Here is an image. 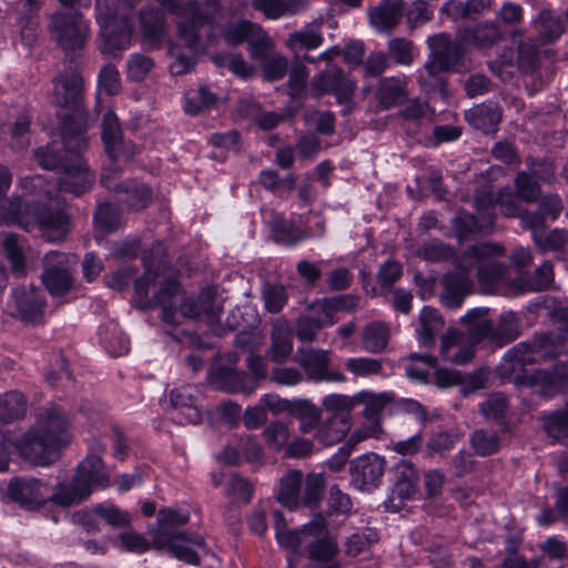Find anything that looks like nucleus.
<instances>
[{
  "label": "nucleus",
  "instance_id": "nucleus-11",
  "mask_svg": "<svg viewBox=\"0 0 568 568\" xmlns=\"http://www.w3.org/2000/svg\"><path fill=\"white\" fill-rule=\"evenodd\" d=\"M427 44L430 50V54L424 65L428 78L434 79V83H442L438 74L447 71L457 64L463 58L465 50L464 47L467 44L463 43L457 36V40L453 41L447 34L439 33L429 37Z\"/></svg>",
  "mask_w": 568,
  "mask_h": 568
},
{
  "label": "nucleus",
  "instance_id": "nucleus-14",
  "mask_svg": "<svg viewBox=\"0 0 568 568\" xmlns=\"http://www.w3.org/2000/svg\"><path fill=\"white\" fill-rule=\"evenodd\" d=\"M42 283L52 296H63L73 285L69 271V257L60 252L51 251L43 258Z\"/></svg>",
  "mask_w": 568,
  "mask_h": 568
},
{
  "label": "nucleus",
  "instance_id": "nucleus-43",
  "mask_svg": "<svg viewBox=\"0 0 568 568\" xmlns=\"http://www.w3.org/2000/svg\"><path fill=\"white\" fill-rule=\"evenodd\" d=\"M100 339L103 347L113 356L125 355L130 349L128 337L114 322H109L101 327Z\"/></svg>",
  "mask_w": 568,
  "mask_h": 568
},
{
  "label": "nucleus",
  "instance_id": "nucleus-24",
  "mask_svg": "<svg viewBox=\"0 0 568 568\" xmlns=\"http://www.w3.org/2000/svg\"><path fill=\"white\" fill-rule=\"evenodd\" d=\"M82 78L71 64L53 80V97L61 106H77L82 92Z\"/></svg>",
  "mask_w": 568,
  "mask_h": 568
},
{
  "label": "nucleus",
  "instance_id": "nucleus-42",
  "mask_svg": "<svg viewBox=\"0 0 568 568\" xmlns=\"http://www.w3.org/2000/svg\"><path fill=\"white\" fill-rule=\"evenodd\" d=\"M215 40H217V36L215 34ZM214 41L211 47L215 43ZM183 44L189 49L190 53H185L182 47L179 43H170L169 45V55H170V64L169 70L172 75H183L191 72L195 65L194 55L199 53L205 52L210 45L203 51H194L190 47H187L184 42Z\"/></svg>",
  "mask_w": 568,
  "mask_h": 568
},
{
  "label": "nucleus",
  "instance_id": "nucleus-28",
  "mask_svg": "<svg viewBox=\"0 0 568 568\" xmlns=\"http://www.w3.org/2000/svg\"><path fill=\"white\" fill-rule=\"evenodd\" d=\"M408 79L402 77H388L378 81L376 98L383 110L392 109L408 98Z\"/></svg>",
  "mask_w": 568,
  "mask_h": 568
},
{
  "label": "nucleus",
  "instance_id": "nucleus-7",
  "mask_svg": "<svg viewBox=\"0 0 568 568\" xmlns=\"http://www.w3.org/2000/svg\"><path fill=\"white\" fill-rule=\"evenodd\" d=\"M7 206L0 213L4 223L18 224L27 231L38 227L49 242L62 241L68 233V215L63 210L51 211L40 207V203H22L20 197L6 201Z\"/></svg>",
  "mask_w": 568,
  "mask_h": 568
},
{
  "label": "nucleus",
  "instance_id": "nucleus-26",
  "mask_svg": "<svg viewBox=\"0 0 568 568\" xmlns=\"http://www.w3.org/2000/svg\"><path fill=\"white\" fill-rule=\"evenodd\" d=\"M201 392L194 385H184L171 392V405L182 416L180 423L197 424L202 413L197 406Z\"/></svg>",
  "mask_w": 568,
  "mask_h": 568
},
{
  "label": "nucleus",
  "instance_id": "nucleus-61",
  "mask_svg": "<svg viewBox=\"0 0 568 568\" xmlns=\"http://www.w3.org/2000/svg\"><path fill=\"white\" fill-rule=\"evenodd\" d=\"M412 364L406 368V376L419 383H425L429 371L436 366V358L430 355L412 354Z\"/></svg>",
  "mask_w": 568,
  "mask_h": 568
},
{
  "label": "nucleus",
  "instance_id": "nucleus-36",
  "mask_svg": "<svg viewBox=\"0 0 568 568\" xmlns=\"http://www.w3.org/2000/svg\"><path fill=\"white\" fill-rule=\"evenodd\" d=\"M91 491L88 485L78 480L74 475L72 480L63 481L57 485L54 493L49 497L54 504L69 507L75 504H80L91 496Z\"/></svg>",
  "mask_w": 568,
  "mask_h": 568
},
{
  "label": "nucleus",
  "instance_id": "nucleus-25",
  "mask_svg": "<svg viewBox=\"0 0 568 568\" xmlns=\"http://www.w3.org/2000/svg\"><path fill=\"white\" fill-rule=\"evenodd\" d=\"M505 38L500 24L495 21H485L473 28L459 31V39L467 47L490 49Z\"/></svg>",
  "mask_w": 568,
  "mask_h": 568
},
{
  "label": "nucleus",
  "instance_id": "nucleus-52",
  "mask_svg": "<svg viewBox=\"0 0 568 568\" xmlns=\"http://www.w3.org/2000/svg\"><path fill=\"white\" fill-rule=\"evenodd\" d=\"M325 531L316 538H308V556L316 561L332 560L338 550L337 541L328 536H324Z\"/></svg>",
  "mask_w": 568,
  "mask_h": 568
},
{
  "label": "nucleus",
  "instance_id": "nucleus-6",
  "mask_svg": "<svg viewBox=\"0 0 568 568\" xmlns=\"http://www.w3.org/2000/svg\"><path fill=\"white\" fill-rule=\"evenodd\" d=\"M175 18L176 34L194 51L215 41V17L199 0H155Z\"/></svg>",
  "mask_w": 568,
  "mask_h": 568
},
{
  "label": "nucleus",
  "instance_id": "nucleus-41",
  "mask_svg": "<svg viewBox=\"0 0 568 568\" xmlns=\"http://www.w3.org/2000/svg\"><path fill=\"white\" fill-rule=\"evenodd\" d=\"M252 2L255 9L262 11L270 19L292 16L306 7L305 0H252Z\"/></svg>",
  "mask_w": 568,
  "mask_h": 568
},
{
  "label": "nucleus",
  "instance_id": "nucleus-40",
  "mask_svg": "<svg viewBox=\"0 0 568 568\" xmlns=\"http://www.w3.org/2000/svg\"><path fill=\"white\" fill-rule=\"evenodd\" d=\"M288 416L300 422L302 434H310L321 422V409L308 399H293Z\"/></svg>",
  "mask_w": 568,
  "mask_h": 568
},
{
  "label": "nucleus",
  "instance_id": "nucleus-60",
  "mask_svg": "<svg viewBox=\"0 0 568 568\" xmlns=\"http://www.w3.org/2000/svg\"><path fill=\"white\" fill-rule=\"evenodd\" d=\"M345 368L355 377H371L382 373L383 364L372 357H352L345 362Z\"/></svg>",
  "mask_w": 568,
  "mask_h": 568
},
{
  "label": "nucleus",
  "instance_id": "nucleus-30",
  "mask_svg": "<svg viewBox=\"0 0 568 568\" xmlns=\"http://www.w3.org/2000/svg\"><path fill=\"white\" fill-rule=\"evenodd\" d=\"M404 3L402 0H387L372 8L368 12L369 23L378 32H390L400 21Z\"/></svg>",
  "mask_w": 568,
  "mask_h": 568
},
{
  "label": "nucleus",
  "instance_id": "nucleus-31",
  "mask_svg": "<svg viewBox=\"0 0 568 568\" xmlns=\"http://www.w3.org/2000/svg\"><path fill=\"white\" fill-rule=\"evenodd\" d=\"M75 476L78 480L88 485L91 493L105 488L110 480L109 471L98 455H89L82 460L77 468Z\"/></svg>",
  "mask_w": 568,
  "mask_h": 568
},
{
  "label": "nucleus",
  "instance_id": "nucleus-51",
  "mask_svg": "<svg viewBox=\"0 0 568 568\" xmlns=\"http://www.w3.org/2000/svg\"><path fill=\"white\" fill-rule=\"evenodd\" d=\"M217 101V95L206 85H201L196 90L190 91L185 97L184 111L187 114L195 115L203 109L213 106Z\"/></svg>",
  "mask_w": 568,
  "mask_h": 568
},
{
  "label": "nucleus",
  "instance_id": "nucleus-20",
  "mask_svg": "<svg viewBox=\"0 0 568 568\" xmlns=\"http://www.w3.org/2000/svg\"><path fill=\"white\" fill-rule=\"evenodd\" d=\"M8 496L27 508L42 506L48 498V487L39 479L17 478L8 485Z\"/></svg>",
  "mask_w": 568,
  "mask_h": 568
},
{
  "label": "nucleus",
  "instance_id": "nucleus-15",
  "mask_svg": "<svg viewBox=\"0 0 568 568\" xmlns=\"http://www.w3.org/2000/svg\"><path fill=\"white\" fill-rule=\"evenodd\" d=\"M295 362L304 369L310 379L314 382L346 381L345 375L331 367L329 352L325 349H298Z\"/></svg>",
  "mask_w": 568,
  "mask_h": 568
},
{
  "label": "nucleus",
  "instance_id": "nucleus-46",
  "mask_svg": "<svg viewBox=\"0 0 568 568\" xmlns=\"http://www.w3.org/2000/svg\"><path fill=\"white\" fill-rule=\"evenodd\" d=\"M420 328L418 338L424 346H432L435 343V335L443 327L439 312L430 306H425L419 314Z\"/></svg>",
  "mask_w": 568,
  "mask_h": 568
},
{
  "label": "nucleus",
  "instance_id": "nucleus-48",
  "mask_svg": "<svg viewBox=\"0 0 568 568\" xmlns=\"http://www.w3.org/2000/svg\"><path fill=\"white\" fill-rule=\"evenodd\" d=\"M469 444L478 456L485 457L498 452L500 437L496 430L479 428L470 435Z\"/></svg>",
  "mask_w": 568,
  "mask_h": 568
},
{
  "label": "nucleus",
  "instance_id": "nucleus-27",
  "mask_svg": "<svg viewBox=\"0 0 568 568\" xmlns=\"http://www.w3.org/2000/svg\"><path fill=\"white\" fill-rule=\"evenodd\" d=\"M169 552L179 560L191 565L200 561L199 551L204 548V540L197 534L180 532L168 539L165 547Z\"/></svg>",
  "mask_w": 568,
  "mask_h": 568
},
{
  "label": "nucleus",
  "instance_id": "nucleus-57",
  "mask_svg": "<svg viewBox=\"0 0 568 568\" xmlns=\"http://www.w3.org/2000/svg\"><path fill=\"white\" fill-rule=\"evenodd\" d=\"M322 407L331 416H347L356 406V395L329 394L323 397Z\"/></svg>",
  "mask_w": 568,
  "mask_h": 568
},
{
  "label": "nucleus",
  "instance_id": "nucleus-58",
  "mask_svg": "<svg viewBox=\"0 0 568 568\" xmlns=\"http://www.w3.org/2000/svg\"><path fill=\"white\" fill-rule=\"evenodd\" d=\"M388 55L397 64L408 67L414 62V43L406 38H392L387 43Z\"/></svg>",
  "mask_w": 568,
  "mask_h": 568
},
{
  "label": "nucleus",
  "instance_id": "nucleus-23",
  "mask_svg": "<svg viewBox=\"0 0 568 568\" xmlns=\"http://www.w3.org/2000/svg\"><path fill=\"white\" fill-rule=\"evenodd\" d=\"M190 520L185 511L173 508H161L158 513L156 526L150 529L153 536V546L158 549H164L168 539L178 535L176 528L184 526Z\"/></svg>",
  "mask_w": 568,
  "mask_h": 568
},
{
  "label": "nucleus",
  "instance_id": "nucleus-63",
  "mask_svg": "<svg viewBox=\"0 0 568 568\" xmlns=\"http://www.w3.org/2000/svg\"><path fill=\"white\" fill-rule=\"evenodd\" d=\"M226 494L232 503H250L253 494L252 484L239 475H232L226 483Z\"/></svg>",
  "mask_w": 568,
  "mask_h": 568
},
{
  "label": "nucleus",
  "instance_id": "nucleus-19",
  "mask_svg": "<svg viewBox=\"0 0 568 568\" xmlns=\"http://www.w3.org/2000/svg\"><path fill=\"white\" fill-rule=\"evenodd\" d=\"M494 197L491 194L483 195L476 199V209L481 217V222L470 213L460 212L452 223L453 231L459 241L468 235L483 232L485 227H490L494 223V213L490 212Z\"/></svg>",
  "mask_w": 568,
  "mask_h": 568
},
{
  "label": "nucleus",
  "instance_id": "nucleus-33",
  "mask_svg": "<svg viewBox=\"0 0 568 568\" xmlns=\"http://www.w3.org/2000/svg\"><path fill=\"white\" fill-rule=\"evenodd\" d=\"M210 379L216 388L229 393L250 395L256 387L255 385H248L250 379L246 374L227 367H221L211 372Z\"/></svg>",
  "mask_w": 568,
  "mask_h": 568
},
{
  "label": "nucleus",
  "instance_id": "nucleus-35",
  "mask_svg": "<svg viewBox=\"0 0 568 568\" xmlns=\"http://www.w3.org/2000/svg\"><path fill=\"white\" fill-rule=\"evenodd\" d=\"M315 438L324 446L342 442L351 429L347 416H329L316 426Z\"/></svg>",
  "mask_w": 568,
  "mask_h": 568
},
{
  "label": "nucleus",
  "instance_id": "nucleus-50",
  "mask_svg": "<svg viewBox=\"0 0 568 568\" xmlns=\"http://www.w3.org/2000/svg\"><path fill=\"white\" fill-rule=\"evenodd\" d=\"M27 402L22 394L8 392L0 396V419L11 423L26 414Z\"/></svg>",
  "mask_w": 568,
  "mask_h": 568
},
{
  "label": "nucleus",
  "instance_id": "nucleus-34",
  "mask_svg": "<svg viewBox=\"0 0 568 568\" xmlns=\"http://www.w3.org/2000/svg\"><path fill=\"white\" fill-rule=\"evenodd\" d=\"M304 475L298 469L287 470L280 479V488L276 498L280 504L288 509H297L301 506V490Z\"/></svg>",
  "mask_w": 568,
  "mask_h": 568
},
{
  "label": "nucleus",
  "instance_id": "nucleus-37",
  "mask_svg": "<svg viewBox=\"0 0 568 568\" xmlns=\"http://www.w3.org/2000/svg\"><path fill=\"white\" fill-rule=\"evenodd\" d=\"M465 118L475 129L488 133L495 131L501 113L496 104L483 103L466 111Z\"/></svg>",
  "mask_w": 568,
  "mask_h": 568
},
{
  "label": "nucleus",
  "instance_id": "nucleus-21",
  "mask_svg": "<svg viewBox=\"0 0 568 568\" xmlns=\"http://www.w3.org/2000/svg\"><path fill=\"white\" fill-rule=\"evenodd\" d=\"M16 316L26 323H38L44 313V297L33 286H22L12 292Z\"/></svg>",
  "mask_w": 568,
  "mask_h": 568
},
{
  "label": "nucleus",
  "instance_id": "nucleus-17",
  "mask_svg": "<svg viewBox=\"0 0 568 568\" xmlns=\"http://www.w3.org/2000/svg\"><path fill=\"white\" fill-rule=\"evenodd\" d=\"M223 38L231 45L246 41L250 44L252 58L264 57L271 44V39L263 29L247 20L227 24L223 31Z\"/></svg>",
  "mask_w": 568,
  "mask_h": 568
},
{
  "label": "nucleus",
  "instance_id": "nucleus-39",
  "mask_svg": "<svg viewBox=\"0 0 568 568\" xmlns=\"http://www.w3.org/2000/svg\"><path fill=\"white\" fill-rule=\"evenodd\" d=\"M0 240L6 255L11 263V270L14 275L22 276L26 273V248L24 239L12 233L0 235Z\"/></svg>",
  "mask_w": 568,
  "mask_h": 568
},
{
  "label": "nucleus",
  "instance_id": "nucleus-47",
  "mask_svg": "<svg viewBox=\"0 0 568 568\" xmlns=\"http://www.w3.org/2000/svg\"><path fill=\"white\" fill-rule=\"evenodd\" d=\"M378 541V534L372 528H364L348 536L344 541V552L346 556L355 558L367 552L372 545Z\"/></svg>",
  "mask_w": 568,
  "mask_h": 568
},
{
  "label": "nucleus",
  "instance_id": "nucleus-29",
  "mask_svg": "<svg viewBox=\"0 0 568 568\" xmlns=\"http://www.w3.org/2000/svg\"><path fill=\"white\" fill-rule=\"evenodd\" d=\"M293 353V335L287 322L276 320L272 325L271 345L266 356L275 363H285Z\"/></svg>",
  "mask_w": 568,
  "mask_h": 568
},
{
  "label": "nucleus",
  "instance_id": "nucleus-13",
  "mask_svg": "<svg viewBox=\"0 0 568 568\" xmlns=\"http://www.w3.org/2000/svg\"><path fill=\"white\" fill-rule=\"evenodd\" d=\"M392 397L386 393L375 394L371 392H361L356 394V406L364 405L363 416L369 420L368 425H363L354 430L349 437L348 444L355 446L359 442L369 437H379L382 425L378 416Z\"/></svg>",
  "mask_w": 568,
  "mask_h": 568
},
{
  "label": "nucleus",
  "instance_id": "nucleus-18",
  "mask_svg": "<svg viewBox=\"0 0 568 568\" xmlns=\"http://www.w3.org/2000/svg\"><path fill=\"white\" fill-rule=\"evenodd\" d=\"M384 457L368 453L351 462V477L353 485L359 490L376 488L385 470Z\"/></svg>",
  "mask_w": 568,
  "mask_h": 568
},
{
  "label": "nucleus",
  "instance_id": "nucleus-4",
  "mask_svg": "<svg viewBox=\"0 0 568 568\" xmlns=\"http://www.w3.org/2000/svg\"><path fill=\"white\" fill-rule=\"evenodd\" d=\"M62 140L64 145L63 155L59 153L54 144H49L36 151V159L47 170L61 168L62 175L58 182L59 190L80 195L87 192L94 181V175L89 171L81 156L89 141L82 128L74 130L68 123L64 124L62 130Z\"/></svg>",
  "mask_w": 568,
  "mask_h": 568
},
{
  "label": "nucleus",
  "instance_id": "nucleus-53",
  "mask_svg": "<svg viewBox=\"0 0 568 568\" xmlns=\"http://www.w3.org/2000/svg\"><path fill=\"white\" fill-rule=\"evenodd\" d=\"M271 49L272 43L266 49L264 57L255 59L262 60V71L265 80L277 81L286 74L288 61L285 57L281 54L271 53Z\"/></svg>",
  "mask_w": 568,
  "mask_h": 568
},
{
  "label": "nucleus",
  "instance_id": "nucleus-64",
  "mask_svg": "<svg viewBox=\"0 0 568 568\" xmlns=\"http://www.w3.org/2000/svg\"><path fill=\"white\" fill-rule=\"evenodd\" d=\"M544 427L549 436L560 440L568 437V406L560 412L547 416Z\"/></svg>",
  "mask_w": 568,
  "mask_h": 568
},
{
  "label": "nucleus",
  "instance_id": "nucleus-3",
  "mask_svg": "<svg viewBox=\"0 0 568 568\" xmlns=\"http://www.w3.org/2000/svg\"><path fill=\"white\" fill-rule=\"evenodd\" d=\"M102 140L109 162L104 164L101 183L109 190L124 195V201L133 210L148 206L152 192L150 187L138 181L118 182L122 170L121 162L130 161L135 154V146L131 142H124L122 131L114 112L108 111L102 122Z\"/></svg>",
  "mask_w": 568,
  "mask_h": 568
},
{
  "label": "nucleus",
  "instance_id": "nucleus-1",
  "mask_svg": "<svg viewBox=\"0 0 568 568\" xmlns=\"http://www.w3.org/2000/svg\"><path fill=\"white\" fill-rule=\"evenodd\" d=\"M159 287L155 291V303L162 308V321L168 324H178V313L184 317H192L204 322L214 333L220 334L217 326L222 306L212 290L203 291L197 301L183 300L178 280L164 272L153 270L146 264L145 273L134 283L139 297L149 294L150 286Z\"/></svg>",
  "mask_w": 568,
  "mask_h": 568
},
{
  "label": "nucleus",
  "instance_id": "nucleus-54",
  "mask_svg": "<svg viewBox=\"0 0 568 568\" xmlns=\"http://www.w3.org/2000/svg\"><path fill=\"white\" fill-rule=\"evenodd\" d=\"M262 436L270 449L280 452L285 448L290 440L291 432L287 424L281 420H274L266 425Z\"/></svg>",
  "mask_w": 568,
  "mask_h": 568
},
{
  "label": "nucleus",
  "instance_id": "nucleus-12",
  "mask_svg": "<svg viewBox=\"0 0 568 568\" xmlns=\"http://www.w3.org/2000/svg\"><path fill=\"white\" fill-rule=\"evenodd\" d=\"M562 345H556L551 334H537L531 342H521L511 347L504 356L505 369L515 373L537 358H548L561 352Z\"/></svg>",
  "mask_w": 568,
  "mask_h": 568
},
{
  "label": "nucleus",
  "instance_id": "nucleus-2",
  "mask_svg": "<svg viewBox=\"0 0 568 568\" xmlns=\"http://www.w3.org/2000/svg\"><path fill=\"white\" fill-rule=\"evenodd\" d=\"M503 254L504 247L493 242H481L467 248L458 260L460 271L450 272L442 278V304L450 310L462 306L471 288V281L467 275L469 268H477V277L481 283L500 280L505 275L507 266L496 262L494 257Z\"/></svg>",
  "mask_w": 568,
  "mask_h": 568
},
{
  "label": "nucleus",
  "instance_id": "nucleus-9",
  "mask_svg": "<svg viewBox=\"0 0 568 568\" xmlns=\"http://www.w3.org/2000/svg\"><path fill=\"white\" fill-rule=\"evenodd\" d=\"M486 313L487 308H473L460 318L463 324L469 325L468 334L473 343L489 337L491 342L503 345L518 337L519 321L515 313L503 314L496 328L486 318Z\"/></svg>",
  "mask_w": 568,
  "mask_h": 568
},
{
  "label": "nucleus",
  "instance_id": "nucleus-49",
  "mask_svg": "<svg viewBox=\"0 0 568 568\" xmlns=\"http://www.w3.org/2000/svg\"><path fill=\"white\" fill-rule=\"evenodd\" d=\"M303 483L304 489L300 496L301 506L310 509L317 508L323 498L325 488L324 476L322 474L311 473L305 477Z\"/></svg>",
  "mask_w": 568,
  "mask_h": 568
},
{
  "label": "nucleus",
  "instance_id": "nucleus-45",
  "mask_svg": "<svg viewBox=\"0 0 568 568\" xmlns=\"http://www.w3.org/2000/svg\"><path fill=\"white\" fill-rule=\"evenodd\" d=\"M389 339V328L382 322H373L364 327L362 333V344L368 353L383 352Z\"/></svg>",
  "mask_w": 568,
  "mask_h": 568
},
{
  "label": "nucleus",
  "instance_id": "nucleus-10",
  "mask_svg": "<svg viewBox=\"0 0 568 568\" xmlns=\"http://www.w3.org/2000/svg\"><path fill=\"white\" fill-rule=\"evenodd\" d=\"M49 30L57 44L68 54L82 50L90 38V26L78 11L57 12Z\"/></svg>",
  "mask_w": 568,
  "mask_h": 568
},
{
  "label": "nucleus",
  "instance_id": "nucleus-16",
  "mask_svg": "<svg viewBox=\"0 0 568 568\" xmlns=\"http://www.w3.org/2000/svg\"><path fill=\"white\" fill-rule=\"evenodd\" d=\"M275 529L277 541L293 551H301L308 546V538H316L326 531V519L318 514L311 521L305 524L300 530H287L283 525V516L280 511H274Z\"/></svg>",
  "mask_w": 568,
  "mask_h": 568
},
{
  "label": "nucleus",
  "instance_id": "nucleus-62",
  "mask_svg": "<svg viewBox=\"0 0 568 568\" xmlns=\"http://www.w3.org/2000/svg\"><path fill=\"white\" fill-rule=\"evenodd\" d=\"M212 61L244 79L253 74V69L240 55L234 53H216L212 57Z\"/></svg>",
  "mask_w": 568,
  "mask_h": 568
},
{
  "label": "nucleus",
  "instance_id": "nucleus-22",
  "mask_svg": "<svg viewBox=\"0 0 568 568\" xmlns=\"http://www.w3.org/2000/svg\"><path fill=\"white\" fill-rule=\"evenodd\" d=\"M535 392L545 398H551L556 394L568 389V366L557 364L551 371H536L530 376Z\"/></svg>",
  "mask_w": 568,
  "mask_h": 568
},
{
  "label": "nucleus",
  "instance_id": "nucleus-5",
  "mask_svg": "<svg viewBox=\"0 0 568 568\" xmlns=\"http://www.w3.org/2000/svg\"><path fill=\"white\" fill-rule=\"evenodd\" d=\"M71 437L64 413L50 404L38 413L36 424L14 445L24 459L45 466L50 464L49 454L68 445Z\"/></svg>",
  "mask_w": 568,
  "mask_h": 568
},
{
  "label": "nucleus",
  "instance_id": "nucleus-8",
  "mask_svg": "<svg viewBox=\"0 0 568 568\" xmlns=\"http://www.w3.org/2000/svg\"><path fill=\"white\" fill-rule=\"evenodd\" d=\"M97 22L102 38L101 52L116 57L131 44L132 29L126 18H118L115 0H97Z\"/></svg>",
  "mask_w": 568,
  "mask_h": 568
},
{
  "label": "nucleus",
  "instance_id": "nucleus-56",
  "mask_svg": "<svg viewBox=\"0 0 568 568\" xmlns=\"http://www.w3.org/2000/svg\"><path fill=\"white\" fill-rule=\"evenodd\" d=\"M258 181L266 190L280 195L291 193L296 184V179L293 174H287L281 179L273 170L262 171Z\"/></svg>",
  "mask_w": 568,
  "mask_h": 568
},
{
  "label": "nucleus",
  "instance_id": "nucleus-59",
  "mask_svg": "<svg viewBox=\"0 0 568 568\" xmlns=\"http://www.w3.org/2000/svg\"><path fill=\"white\" fill-rule=\"evenodd\" d=\"M514 184L516 195L527 203L537 201L540 195V186L538 181L526 171H520L517 173Z\"/></svg>",
  "mask_w": 568,
  "mask_h": 568
},
{
  "label": "nucleus",
  "instance_id": "nucleus-32",
  "mask_svg": "<svg viewBox=\"0 0 568 568\" xmlns=\"http://www.w3.org/2000/svg\"><path fill=\"white\" fill-rule=\"evenodd\" d=\"M536 32L535 42L539 45L557 41L565 32V24L551 10H541L532 20Z\"/></svg>",
  "mask_w": 568,
  "mask_h": 568
},
{
  "label": "nucleus",
  "instance_id": "nucleus-38",
  "mask_svg": "<svg viewBox=\"0 0 568 568\" xmlns=\"http://www.w3.org/2000/svg\"><path fill=\"white\" fill-rule=\"evenodd\" d=\"M165 26V16L161 9L145 8L140 12L141 31L150 43L159 44L162 42Z\"/></svg>",
  "mask_w": 568,
  "mask_h": 568
},
{
  "label": "nucleus",
  "instance_id": "nucleus-55",
  "mask_svg": "<svg viewBox=\"0 0 568 568\" xmlns=\"http://www.w3.org/2000/svg\"><path fill=\"white\" fill-rule=\"evenodd\" d=\"M155 62L152 57L144 53L131 54L126 62V77L130 81H143L154 69Z\"/></svg>",
  "mask_w": 568,
  "mask_h": 568
},
{
  "label": "nucleus",
  "instance_id": "nucleus-44",
  "mask_svg": "<svg viewBox=\"0 0 568 568\" xmlns=\"http://www.w3.org/2000/svg\"><path fill=\"white\" fill-rule=\"evenodd\" d=\"M322 42L323 37L320 23L312 22L303 27L301 30L291 33L286 40V45L291 50H313L320 47Z\"/></svg>",
  "mask_w": 568,
  "mask_h": 568
}]
</instances>
